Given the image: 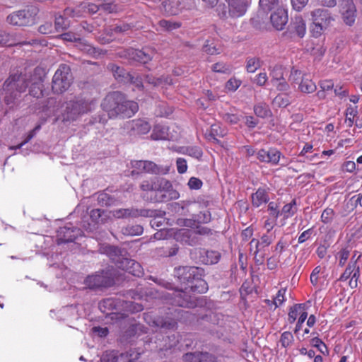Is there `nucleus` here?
Here are the masks:
<instances>
[{"label": "nucleus", "instance_id": "bb28decb", "mask_svg": "<svg viewBox=\"0 0 362 362\" xmlns=\"http://www.w3.org/2000/svg\"><path fill=\"white\" fill-rule=\"evenodd\" d=\"M144 320L149 325L160 329H173L175 326L174 322L164 321L162 318L151 320V316L148 314L144 315Z\"/></svg>", "mask_w": 362, "mask_h": 362}, {"label": "nucleus", "instance_id": "58836bf2", "mask_svg": "<svg viewBox=\"0 0 362 362\" xmlns=\"http://www.w3.org/2000/svg\"><path fill=\"white\" fill-rule=\"evenodd\" d=\"M310 345L317 349V350L323 355H328L329 351L326 344L317 336L313 337L310 339Z\"/></svg>", "mask_w": 362, "mask_h": 362}, {"label": "nucleus", "instance_id": "473e14b6", "mask_svg": "<svg viewBox=\"0 0 362 362\" xmlns=\"http://www.w3.org/2000/svg\"><path fill=\"white\" fill-rule=\"evenodd\" d=\"M315 83L308 78L303 77L298 86V89L303 93H311L316 90Z\"/></svg>", "mask_w": 362, "mask_h": 362}, {"label": "nucleus", "instance_id": "a211bd4d", "mask_svg": "<svg viewBox=\"0 0 362 362\" xmlns=\"http://www.w3.org/2000/svg\"><path fill=\"white\" fill-rule=\"evenodd\" d=\"M127 54L129 59L143 64L147 63L154 56L155 52L151 49H129Z\"/></svg>", "mask_w": 362, "mask_h": 362}, {"label": "nucleus", "instance_id": "052dcab7", "mask_svg": "<svg viewBox=\"0 0 362 362\" xmlns=\"http://www.w3.org/2000/svg\"><path fill=\"white\" fill-rule=\"evenodd\" d=\"M334 212L333 209L327 208L325 209L321 215V220L325 223H330L334 217Z\"/></svg>", "mask_w": 362, "mask_h": 362}, {"label": "nucleus", "instance_id": "39448f33", "mask_svg": "<svg viewBox=\"0 0 362 362\" xmlns=\"http://www.w3.org/2000/svg\"><path fill=\"white\" fill-rule=\"evenodd\" d=\"M96 105V101L90 98L76 97L66 103V110L63 115L64 120H76L81 115L94 110Z\"/></svg>", "mask_w": 362, "mask_h": 362}, {"label": "nucleus", "instance_id": "5fc2aeb1", "mask_svg": "<svg viewBox=\"0 0 362 362\" xmlns=\"http://www.w3.org/2000/svg\"><path fill=\"white\" fill-rule=\"evenodd\" d=\"M293 341V337L291 332H284L281 335L280 342L281 346L286 348L289 346Z\"/></svg>", "mask_w": 362, "mask_h": 362}, {"label": "nucleus", "instance_id": "680f3d73", "mask_svg": "<svg viewBox=\"0 0 362 362\" xmlns=\"http://www.w3.org/2000/svg\"><path fill=\"white\" fill-rule=\"evenodd\" d=\"M301 305H296L293 308H291L288 313V320L290 322L292 323L296 320L298 315H300V313L303 312L301 311Z\"/></svg>", "mask_w": 362, "mask_h": 362}, {"label": "nucleus", "instance_id": "2eb2a0df", "mask_svg": "<svg viewBox=\"0 0 362 362\" xmlns=\"http://www.w3.org/2000/svg\"><path fill=\"white\" fill-rule=\"evenodd\" d=\"M81 234V229L74 227L71 224L62 227L58 231V244L72 242Z\"/></svg>", "mask_w": 362, "mask_h": 362}, {"label": "nucleus", "instance_id": "aec40b11", "mask_svg": "<svg viewBox=\"0 0 362 362\" xmlns=\"http://www.w3.org/2000/svg\"><path fill=\"white\" fill-rule=\"evenodd\" d=\"M356 12V9L354 4L349 1H344L341 8V14L346 25H352L354 23Z\"/></svg>", "mask_w": 362, "mask_h": 362}, {"label": "nucleus", "instance_id": "09e8293b", "mask_svg": "<svg viewBox=\"0 0 362 362\" xmlns=\"http://www.w3.org/2000/svg\"><path fill=\"white\" fill-rule=\"evenodd\" d=\"M41 128V125L38 124L37 125L33 130H31L28 134L27 135L25 139L20 144L14 146H11L10 149H20L22 146H23L25 144H27L28 141H30L35 135L36 132H38Z\"/></svg>", "mask_w": 362, "mask_h": 362}, {"label": "nucleus", "instance_id": "13d9d810", "mask_svg": "<svg viewBox=\"0 0 362 362\" xmlns=\"http://www.w3.org/2000/svg\"><path fill=\"white\" fill-rule=\"evenodd\" d=\"M241 85V81L235 78L229 79L226 83V88L229 91L236 90Z\"/></svg>", "mask_w": 362, "mask_h": 362}, {"label": "nucleus", "instance_id": "6ab92c4d", "mask_svg": "<svg viewBox=\"0 0 362 362\" xmlns=\"http://www.w3.org/2000/svg\"><path fill=\"white\" fill-rule=\"evenodd\" d=\"M249 0H228L229 12L233 17L243 16L247 10Z\"/></svg>", "mask_w": 362, "mask_h": 362}, {"label": "nucleus", "instance_id": "f257e3e1", "mask_svg": "<svg viewBox=\"0 0 362 362\" xmlns=\"http://www.w3.org/2000/svg\"><path fill=\"white\" fill-rule=\"evenodd\" d=\"M175 273L180 281L187 284L184 291L177 293L175 303L181 307H190L192 303L185 298L187 292L191 291L202 293L208 290L207 283L202 279L203 269L196 267H180L176 269Z\"/></svg>", "mask_w": 362, "mask_h": 362}, {"label": "nucleus", "instance_id": "4468645a", "mask_svg": "<svg viewBox=\"0 0 362 362\" xmlns=\"http://www.w3.org/2000/svg\"><path fill=\"white\" fill-rule=\"evenodd\" d=\"M61 37L68 42H74L76 43V46L81 49V51L87 53L90 55L95 56L97 54L95 48H94L90 45L86 43L84 40L81 39L76 35L71 33H66L61 35Z\"/></svg>", "mask_w": 362, "mask_h": 362}, {"label": "nucleus", "instance_id": "f3484780", "mask_svg": "<svg viewBox=\"0 0 362 362\" xmlns=\"http://www.w3.org/2000/svg\"><path fill=\"white\" fill-rule=\"evenodd\" d=\"M281 155V152L276 148L261 149L257 152V157L261 162L276 165L279 162Z\"/></svg>", "mask_w": 362, "mask_h": 362}, {"label": "nucleus", "instance_id": "6e6d98bb", "mask_svg": "<svg viewBox=\"0 0 362 362\" xmlns=\"http://www.w3.org/2000/svg\"><path fill=\"white\" fill-rule=\"evenodd\" d=\"M69 22L63 16H59L55 18V28L57 30H62L67 28Z\"/></svg>", "mask_w": 362, "mask_h": 362}, {"label": "nucleus", "instance_id": "4c0bfd02", "mask_svg": "<svg viewBox=\"0 0 362 362\" xmlns=\"http://www.w3.org/2000/svg\"><path fill=\"white\" fill-rule=\"evenodd\" d=\"M241 115L235 109H230V112L223 115V119L225 122L235 124H237L240 119Z\"/></svg>", "mask_w": 362, "mask_h": 362}, {"label": "nucleus", "instance_id": "c03bdc74", "mask_svg": "<svg viewBox=\"0 0 362 362\" xmlns=\"http://www.w3.org/2000/svg\"><path fill=\"white\" fill-rule=\"evenodd\" d=\"M262 65V62L259 58L252 57L247 60L246 69L249 73H254Z\"/></svg>", "mask_w": 362, "mask_h": 362}, {"label": "nucleus", "instance_id": "4d7b16f0", "mask_svg": "<svg viewBox=\"0 0 362 362\" xmlns=\"http://www.w3.org/2000/svg\"><path fill=\"white\" fill-rule=\"evenodd\" d=\"M16 43L13 42L9 34L6 33L5 31L0 30V45L5 46H13Z\"/></svg>", "mask_w": 362, "mask_h": 362}, {"label": "nucleus", "instance_id": "0eeeda50", "mask_svg": "<svg viewBox=\"0 0 362 362\" xmlns=\"http://www.w3.org/2000/svg\"><path fill=\"white\" fill-rule=\"evenodd\" d=\"M311 16L313 21L311 32L315 37H318L328 28L333 18L326 9H316L312 12Z\"/></svg>", "mask_w": 362, "mask_h": 362}, {"label": "nucleus", "instance_id": "ea45409f", "mask_svg": "<svg viewBox=\"0 0 362 362\" xmlns=\"http://www.w3.org/2000/svg\"><path fill=\"white\" fill-rule=\"evenodd\" d=\"M122 233L125 235H139L143 233V228L140 225L128 226L122 229Z\"/></svg>", "mask_w": 362, "mask_h": 362}, {"label": "nucleus", "instance_id": "f8f14e48", "mask_svg": "<svg viewBox=\"0 0 362 362\" xmlns=\"http://www.w3.org/2000/svg\"><path fill=\"white\" fill-rule=\"evenodd\" d=\"M288 21V10L285 6L278 7L270 15V22L276 30H282Z\"/></svg>", "mask_w": 362, "mask_h": 362}, {"label": "nucleus", "instance_id": "7ed1b4c3", "mask_svg": "<svg viewBox=\"0 0 362 362\" xmlns=\"http://www.w3.org/2000/svg\"><path fill=\"white\" fill-rule=\"evenodd\" d=\"M140 187L147 194L150 193V197L146 199L153 202H166L180 197L178 192L173 188L171 182L165 178L144 180Z\"/></svg>", "mask_w": 362, "mask_h": 362}, {"label": "nucleus", "instance_id": "c85d7f7f", "mask_svg": "<svg viewBox=\"0 0 362 362\" xmlns=\"http://www.w3.org/2000/svg\"><path fill=\"white\" fill-rule=\"evenodd\" d=\"M145 81L153 86H161L162 88L170 86L173 83L172 79L168 76H162L160 78H155L152 75L145 76Z\"/></svg>", "mask_w": 362, "mask_h": 362}, {"label": "nucleus", "instance_id": "8fccbe9b", "mask_svg": "<svg viewBox=\"0 0 362 362\" xmlns=\"http://www.w3.org/2000/svg\"><path fill=\"white\" fill-rule=\"evenodd\" d=\"M98 201L102 205L112 206L115 204V199L107 193H100L98 195Z\"/></svg>", "mask_w": 362, "mask_h": 362}, {"label": "nucleus", "instance_id": "9b49d317", "mask_svg": "<svg viewBox=\"0 0 362 362\" xmlns=\"http://www.w3.org/2000/svg\"><path fill=\"white\" fill-rule=\"evenodd\" d=\"M45 73L42 69L36 68L32 75H30L29 82L30 88L29 93L34 98H40L42 95V81Z\"/></svg>", "mask_w": 362, "mask_h": 362}, {"label": "nucleus", "instance_id": "c9c22d12", "mask_svg": "<svg viewBox=\"0 0 362 362\" xmlns=\"http://www.w3.org/2000/svg\"><path fill=\"white\" fill-rule=\"evenodd\" d=\"M358 115L357 106H349L346 110L345 123L347 127H351L354 123L355 117Z\"/></svg>", "mask_w": 362, "mask_h": 362}, {"label": "nucleus", "instance_id": "cd10ccee", "mask_svg": "<svg viewBox=\"0 0 362 362\" xmlns=\"http://www.w3.org/2000/svg\"><path fill=\"white\" fill-rule=\"evenodd\" d=\"M201 261L205 264H213L217 263L220 259V254L217 251L203 250L200 252Z\"/></svg>", "mask_w": 362, "mask_h": 362}, {"label": "nucleus", "instance_id": "4be33fe9", "mask_svg": "<svg viewBox=\"0 0 362 362\" xmlns=\"http://www.w3.org/2000/svg\"><path fill=\"white\" fill-rule=\"evenodd\" d=\"M99 8V6L95 4H81L78 9H73L67 8L64 11V15L66 17H74L79 16V11L81 9H83L85 12L88 13H95Z\"/></svg>", "mask_w": 362, "mask_h": 362}, {"label": "nucleus", "instance_id": "5701e85b", "mask_svg": "<svg viewBox=\"0 0 362 362\" xmlns=\"http://www.w3.org/2000/svg\"><path fill=\"white\" fill-rule=\"evenodd\" d=\"M128 127L134 132V134H146L151 129V125L144 119H134L128 122Z\"/></svg>", "mask_w": 362, "mask_h": 362}, {"label": "nucleus", "instance_id": "0e129e2a", "mask_svg": "<svg viewBox=\"0 0 362 362\" xmlns=\"http://www.w3.org/2000/svg\"><path fill=\"white\" fill-rule=\"evenodd\" d=\"M277 219L278 218H275L273 217H269V216L265 217V221L263 224L264 228L267 232H272V230L274 228V227L275 226V225L276 224Z\"/></svg>", "mask_w": 362, "mask_h": 362}, {"label": "nucleus", "instance_id": "69168bd1", "mask_svg": "<svg viewBox=\"0 0 362 362\" xmlns=\"http://www.w3.org/2000/svg\"><path fill=\"white\" fill-rule=\"evenodd\" d=\"M203 51L209 54H219L218 49L214 45L213 42H210L209 40H206V43L203 46Z\"/></svg>", "mask_w": 362, "mask_h": 362}, {"label": "nucleus", "instance_id": "f03ea898", "mask_svg": "<svg viewBox=\"0 0 362 362\" xmlns=\"http://www.w3.org/2000/svg\"><path fill=\"white\" fill-rule=\"evenodd\" d=\"M101 107L107 113L109 118L131 117L138 111V104L127 100L120 92L110 93L103 99Z\"/></svg>", "mask_w": 362, "mask_h": 362}, {"label": "nucleus", "instance_id": "79ce46f5", "mask_svg": "<svg viewBox=\"0 0 362 362\" xmlns=\"http://www.w3.org/2000/svg\"><path fill=\"white\" fill-rule=\"evenodd\" d=\"M271 83L278 82L284 78V70L281 66L276 65L270 70Z\"/></svg>", "mask_w": 362, "mask_h": 362}, {"label": "nucleus", "instance_id": "9d476101", "mask_svg": "<svg viewBox=\"0 0 362 362\" xmlns=\"http://www.w3.org/2000/svg\"><path fill=\"white\" fill-rule=\"evenodd\" d=\"M114 279L108 272H102L88 276L85 280V284L90 288L110 287L114 284Z\"/></svg>", "mask_w": 362, "mask_h": 362}, {"label": "nucleus", "instance_id": "393cba45", "mask_svg": "<svg viewBox=\"0 0 362 362\" xmlns=\"http://www.w3.org/2000/svg\"><path fill=\"white\" fill-rule=\"evenodd\" d=\"M178 0H163L161 3L162 10L168 15H177L181 11Z\"/></svg>", "mask_w": 362, "mask_h": 362}, {"label": "nucleus", "instance_id": "774afa93", "mask_svg": "<svg viewBox=\"0 0 362 362\" xmlns=\"http://www.w3.org/2000/svg\"><path fill=\"white\" fill-rule=\"evenodd\" d=\"M104 211L100 209H93L90 211V218L95 223L103 222V218H102Z\"/></svg>", "mask_w": 362, "mask_h": 362}, {"label": "nucleus", "instance_id": "dca6fc26", "mask_svg": "<svg viewBox=\"0 0 362 362\" xmlns=\"http://www.w3.org/2000/svg\"><path fill=\"white\" fill-rule=\"evenodd\" d=\"M170 127L162 125L157 124L154 127L153 129V132L151 134V137L155 140H175L177 139L178 135L177 132L174 134V129H173L172 132L170 131Z\"/></svg>", "mask_w": 362, "mask_h": 362}, {"label": "nucleus", "instance_id": "c756f323", "mask_svg": "<svg viewBox=\"0 0 362 362\" xmlns=\"http://www.w3.org/2000/svg\"><path fill=\"white\" fill-rule=\"evenodd\" d=\"M292 30H293L297 35L302 38L306 33V25L305 21L300 16H297L294 18L292 23Z\"/></svg>", "mask_w": 362, "mask_h": 362}, {"label": "nucleus", "instance_id": "f704fd0d", "mask_svg": "<svg viewBox=\"0 0 362 362\" xmlns=\"http://www.w3.org/2000/svg\"><path fill=\"white\" fill-rule=\"evenodd\" d=\"M225 132L221 129L220 125L214 124L211 126L209 133L207 134L206 137L210 141L218 142L216 136H223Z\"/></svg>", "mask_w": 362, "mask_h": 362}, {"label": "nucleus", "instance_id": "412c9836", "mask_svg": "<svg viewBox=\"0 0 362 362\" xmlns=\"http://www.w3.org/2000/svg\"><path fill=\"white\" fill-rule=\"evenodd\" d=\"M185 362H214V357L207 352H190L183 356Z\"/></svg>", "mask_w": 362, "mask_h": 362}, {"label": "nucleus", "instance_id": "bf43d9fd", "mask_svg": "<svg viewBox=\"0 0 362 362\" xmlns=\"http://www.w3.org/2000/svg\"><path fill=\"white\" fill-rule=\"evenodd\" d=\"M304 76L300 70L293 68L291 71L288 80L291 83H298V81L302 80Z\"/></svg>", "mask_w": 362, "mask_h": 362}, {"label": "nucleus", "instance_id": "e433bc0d", "mask_svg": "<svg viewBox=\"0 0 362 362\" xmlns=\"http://www.w3.org/2000/svg\"><path fill=\"white\" fill-rule=\"evenodd\" d=\"M351 252V248L349 246L342 247L335 255L336 259L339 260V265L343 267L348 260Z\"/></svg>", "mask_w": 362, "mask_h": 362}, {"label": "nucleus", "instance_id": "423d86ee", "mask_svg": "<svg viewBox=\"0 0 362 362\" xmlns=\"http://www.w3.org/2000/svg\"><path fill=\"white\" fill-rule=\"evenodd\" d=\"M38 10L34 6L13 12L7 16V22L13 25L28 26L35 23Z\"/></svg>", "mask_w": 362, "mask_h": 362}, {"label": "nucleus", "instance_id": "338daca9", "mask_svg": "<svg viewBox=\"0 0 362 362\" xmlns=\"http://www.w3.org/2000/svg\"><path fill=\"white\" fill-rule=\"evenodd\" d=\"M115 306L114 300L111 298L105 299L103 301H101L99 304L100 310L103 313H106L107 314H109L108 312L106 311V308L110 309Z\"/></svg>", "mask_w": 362, "mask_h": 362}, {"label": "nucleus", "instance_id": "a19ab883", "mask_svg": "<svg viewBox=\"0 0 362 362\" xmlns=\"http://www.w3.org/2000/svg\"><path fill=\"white\" fill-rule=\"evenodd\" d=\"M356 254L353 256L351 262L348 264L346 269L344 272V273L340 276L341 281H346L348 279L351 278V274L354 271V266L355 264H356L357 260L361 257V255H359L356 259L354 260V258L355 257Z\"/></svg>", "mask_w": 362, "mask_h": 362}, {"label": "nucleus", "instance_id": "603ef678", "mask_svg": "<svg viewBox=\"0 0 362 362\" xmlns=\"http://www.w3.org/2000/svg\"><path fill=\"white\" fill-rule=\"evenodd\" d=\"M273 103L278 107H286L290 104L289 97L286 95H278L273 100Z\"/></svg>", "mask_w": 362, "mask_h": 362}, {"label": "nucleus", "instance_id": "49530a36", "mask_svg": "<svg viewBox=\"0 0 362 362\" xmlns=\"http://www.w3.org/2000/svg\"><path fill=\"white\" fill-rule=\"evenodd\" d=\"M127 263H130L128 273L135 276H140L143 274V269L139 262L132 259V261L128 262Z\"/></svg>", "mask_w": 362, "mask_h": 362}, {"label": "nucleus", "instance_id": "20e7f679", "mask_svg": "<svg viewBox=\"0 0 362 362\" xmlns=\"http://www.w3.org/2000/svg\"><path fill=\"white\" fill-rule=\"evenodd\" d=\"M30 75L15 74L11 75L4 83V101L7 105L13 104L28 86Z\"/></svg>", "mask_w": 362, "mask_h": 362}, {"label": "nucleus", "instance_id": "37998d69", "mask_svg": "<svg viewBox=\"0 0 362 362\" xmlns=\"http://www.w3.org/2000/svg\"><path fill=\"white\" fill-rule=\"evenodd\" d=\"M255 113L257 116L264 118L269 115L270 110L266 103H259L254 107Z\"/></svg>", "mask_w": 362, "mask_h": 362}, {"label": "nucleus", "instance_id": "b1692460", "mask_svg": "<svg viewBox=\"0 0 362 362\" xmlns=\"http://www.w3.org/2000/svg\"><path fill=\"white\" fill-rule=\"evenodd\" d=\"M269 200L268 191L264 188H259L252 195V204L255 207H259L263 204L267 203Z\"/></svg>", "mask_w": 362, "mask_h": 362}, {"label": "nucleus", "instance_id": "7c9ffc66", "mask_svg": "<svg viewBox=\"0 0 362 362\" xmlns=\"http://www.w3.org/2000/svg\"><path fill=\"white\" fill-rule=\"evenodd\" d=\"M259 5L263 11L272 12L277 9L278 7H282L284 5L280 3L279 0H259Z\"/></svg>", "mask_w": 362, "mask_h": 362}, {"label": "nucleus", "instance_id": "a878e982", "mask_svg": "<svg viewBox=\"0 0 362 362\" xmlns=\"http://www.w3.org/2000/svg\"><path fill=\"white\" fill-rule=\"evenodd\" d=\"M112 216L116 218H124L128 217H137L140 215L145 216L142 211L139 212L137 209H119L111 211Z\"/></svg>", "mask_w": 362, "mask_h": 362}, {"label": "nucleus", "instance_id": "3c124183", "mask_svg": "<svg viewBox=\"0 0 362 362\" xmlns=\"http://www.w3.org/2000/svg\"><path fill=\"white\" fill-rule=\"evenodd\" d=\"M286 289L281 288L278 291L274 299V309L279 307L285 301V294Z\"/></svg>", "mask_w": 362, "mask_h": 362}, {"label": "nucleus", "instance_id": "ddd939ff", "mask_svg": "<svg viewBox=\"0 0 362 362\" xmlns=\"http://www.w3.org/2000/svg\"><path fill=\"white\" fill-rule=\"evenodd\" d=\"M104 252H105L112 259V260L115 262L118 268L128 272L130 263L127 262L132 261V259L120 257L121 251L118 247L107 245L104 247Z\"/></svg>", "mask_w": 362, "mask_h": 362}, {"label": "nucleus", "instance_id": "72a5a7b5", "mask_svg": "<svg viewBox=\"0 0 362 362\" xmlns=\"http://www.w3.org/2000/svg\"><path fill=\"white\" fill-rule=\"evenodd\" d=\"M297 211L296 200L293 199L290 203L285 204L281 210V216L284 219H287L293 216Z\"/></svg>", "mask_w": 362, "mask_h": 362}, {"label": "nucleus", "instance_id": "a18cd8bd", "mask_svg": "<svg viewBox=\"0 0 362 362\" xmlns=\"http://www.w3.org/2000/svg\"><path fill=\"white\" fill-rule=\"evenodd\" d=\"M160 30H173L180 27V24L177 22H173L167 20L160 21L158 23Z\"/></svg>", "mask_w": 362, "mask_h": 362}, {"label": "nucleus", "instance_id": "1a4fd4ad", "mask_svg": "<svg viewBox=\"0 0 362 362\" xmlns=\"http://www.w3.org/2000/svg\"><path fill=\"white\" fill-rule=\"evenodd\" d=\"M134 168L132 173H148L153 174L165 175L170 170L169 166L158 165L149 160H134L131 163Z\"/></svg>", "mask_w": 362, "mask_h": 362}, {"label": "nucleus", "instance_id": "864d4df0", "mask_svg": "<svg viewBox=\"0 0 362 362\" xmlns=\"http://www.w3.org/2000/svg\"><path fill=\"white\" fill-rule=\"evenodd\" d=\"M276 234L274 232H267L264 233L261 238V245L262 247L269 246L275 239Z\"/></svg>", "mask_w": 362, "mask_h": 362}, {"label": "nucleus", "instance_id": "6e6552de", "mask_svg": "<svg viewBox=\"0 0 362 362\" xmlns=\"http://www.w3.org/2000/svg\"><path fill=\"white\" fill-rule=\"evenodd\" d=\"M72 81V76L69 66L62 64L56 71L52 79V90L56 93L66 90Z\"/></svg>", "mask_w": 362, "mask_h": 362}, {"label": "nucleus", "instance_id": "e2e57ef3", "mask_svg": "<svg viewBox=\"0 0 362 362\" xmlns=\"http://www.w3.org/2000/svg\"><path fill=\"white\" fill-rule=\"evenodd\" d=\"M190 231L188 229H180L175 233L177 240L187 242L189 240Z\"/></svg>", "mask_w": 362, "mask_h": 362}, {"label": "nucleus", "instance_id": "de8ad7c7", "mask_svg": "<svg viewBox=\"0 0 362 362\" xmlns=\"http://www.w3.org/2000/svg\"><path fill=\"white\" fill-rule=\"evenodd\" d=\"M267 211L269 217L278 218L281 216V211L279 210V204L275 202H270L267 206Z\"/></svg>", "mask_w": 362, "mask_h": 362}, {"label": "nucleus", "instance_id": "2f4dec72", "mask_svg": "<svg viewBox=\"0 0 362 362\" xmlns=\"http://www.w3.org/2000/svg\"><path fill=\"white\" fill-rule=\"evenodd\" d=\"M177 151L181 154L188 155L197 159L202 156V151L198 146H182L179 147Z\"/></svg>", "mask_w": 362, "mask_h": 362}]
</instances>
